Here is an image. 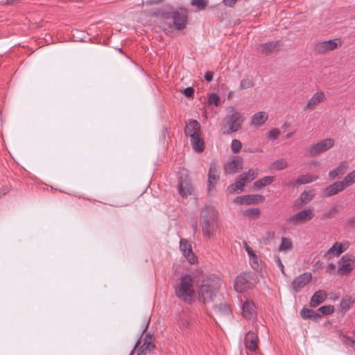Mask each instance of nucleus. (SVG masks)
<instances>
[{
	"instance_id": "f257e3e1",
	"label": "nucleus",
	"mask_w": 355,
	"mask_h": 355,
	"mask_svg": "<svg viewBox=\"0 0 355 355\" xmlns=\"http://www.w3.org/2000/svg\"><path fill=\"white\" fill-rule=\"evenodd\" d=\"M200 225L205 237L210 239L218 227V212L214 207L206 206L200 212Z\"/></svg>"
},
{
	"instance_id": "f03ea898",
	"label": "nucleus",
	"mask_w": 355,
	"mask_h": 355,
	"mask_svg": "<svg viewBox=\"0 0 355 355\" xmlns=\"http://www.w3.org/2000/svg\"><path fill=\"white\" fill-rule=\"evenodd\" d=\"M196 276L190 274L181 275L175 288V295L187 303H191L195 297L194 282Z\"/></svg>"
},
{
	"instance_id": "7ed1b4c3",
	"label": "nucleus",
	"mask_w": 355,
	"mask_h": 355,
	"mask_svg": "<svg viewBox=\"0 0 355 355\" xmlns=\"http://www.w3.org/2000/svg\"><path fill=\"white\" fill-rule=\"evenodd\" d=\"M220 282L218 278H207L202 282L198 289V296L200 302L209 304L217 296Z\"/></svg>"
},
{
	"instance_id": "20e7f679",
	"label": "nucleus",
	"mask_w": 355,
	"mask_h": 355,
	"mask_svg": "<svg viewBox=\"0 0 355 355\" xmlns=\"http://www.w3.org/2000/svg\"><path fill=\"white\" fill-rule=\"evenodd\" d=\"M200 125L196 120H190L186 123L185 135L190 137L193 149L202 152L204 149V142L200 134Z\"/></svg>"
},
{
	"instance_id": "39448f33",
	"label": "nucleus",
	"mask_w": 355,
	"mask_h": 355,
	"mask_svg": "<svg viewBox=\"0 0 355 355\" xmlns=\"http://www.w3.org/2000/svg\"><path fill=\"white\" fill-rule=\"evenodd\" d=\"M161 17L166 21L171 19L173 24L168 23L169 27L173 26L177 31L184 29L187 23V15L184 10L162 12Z\"/></svg>"
},
{
	"instance_id": "423d86ee",
	"label": "nucleus",
	"mask_w": 355,
	"mask_h": 355,
	"mask_svg": "<svg viewBox=\"0 0 355 355\" xmlns=\"http://www.w3.org/2000/svg\"><path fill=\"white\" fill-rule=\"evenodd\" d=\"M315 216L313 208L302 209L287 218V222L292 225L306 224L311 220Z\"/></svg>"
},
{
	"instance_id": "0eeeda50",
	"label": "nucleus",
	"mask_w": 355,
	"mask_h": 355,
	"mask_svg": "<svg viewBox=\"0 0 355 355\" xmlns=\"http://www.w3.org/2000/svg\"><path fill=\"white\" fill-rule=\"evenodd\" d=\"M337 272L339 275H349L355 269V256L351 253L343 255L338 261Z\"/></svg>"
},
{
	"instance_id": "6e6552de",
	"label": "nucleus",
	"mask_w": 355,
	"mask_h": 355,
	"mask_svg": "<svg viewBox=\"0 0 355 355\" xmlns=\"http://www.w3.org/2000/svg\"><path fill=\"white\" fill-rule=\"evenodd\" d=\"M257 175L255 170L250 169L248 172L240 175L238 180L229 187L231 193H241L243 191V188L246 183L252 181Z\"/></svg>"
},
{
	"instance_id": "1a4fd4ad",
	"label": "nucleus",
	"mask_w": 355,
	"mask_h": 355,
	"mask_svg": "<svg viewBox=\"0 0 355 355\" xmlns=\"http://www.w3.org/2000/svg\"><path fill=\"white\" fill-rule=\"evenodd\" d=\"M335 141L331 138H327L316 144L311 145L307 149L309 156H316L331 148Z\"/></svg>"
},
{
	"instance_id": "9d476101",
	"label": "nucleus",
	"mask_w": 355,
	"mask_h": 355,
	"mask_svg": "<svg viewBox=\"0 0 355 355\" xmlns=\"http://www.w3.org/2000/svg\"><path fill=\"white\" fill-rule=\"evenodd\" d=\"M349 246L350 243L348 241L335 242L333 245L324 253L323 258L327 260H330L334 257H338L342 253L345 252Z\"/></svg>"
},
{
	"instance_id": "9b49d317",
	"label": "nucleus",
	"mask_w": 355,
	"mask_h": 355,
	"mask_svg": "<svg viewBox=\"0 0 355 355\" xmlns=\"http://www.w3.org/2000/svg\"><path fill=\"white\" fill-rule=\"evenodd\" d=\"M342 44L339 38H336L327 41L320 42L315 44V51L320 54H325L335 50Z\"/></svg>"
},
{
	"instance_id": "f8f14e48",
	"label": "nucleus",
	"mask_w": 355,
	"mask_h": 355,
	"mask_svg": "<svg viewBox=\"0 0 355 355\" xmlns=\"http://www.w3.org/2000/svg\"><path fill=\"white\" fill-rule=\"evenodd\" d=\"M178 191L182 197H187L192 193V187L188 179V174L186 170H183L181 172L179 178Z\"/></svg>"
},
{
	"instance_id": "ddd939ff",
	"label": "nucleus",
	"mask_w": 355,
	"mask_h": 355,
	"mask_svg": "<svg viewBox=\"0 0 355 355\" xmlns=\"http://www.w3.org/2000/svg\"><path fill=\"white\" fill-rule=\"evenodd\" d=\"M259 338L257 331H249L245 336L244 345L245 348L252 354H257L259 351L258 347Z\"/></svg>"
},
{
	"instance_id": "4468645a",
	"label": "nucleus",
	"mask_w": 355,
	"mask_h": 355,
	"mask_svg": "<svg viewBox=\"0 0 355 355\" xmlns=\"http://www.w3.org/2000/svg\"><path fill=\"white\" fill-rule=\"evenodd\" d=\"M243 121L242 115L238 112H233L226 118V122L229 126V131L231 132H236L240 130Z\"/></svg>"
},
{
	"instance_id": "2eb2a0df",
	"label": "nucleus",
	"mask_w": 355,
	"mask_h": 355,
	"mask_svg": "<svg viewBox=\"0 0 355 355\" xmlns=\"http://www.w3.org/2000/svg\"><path fill=\"white\" fill-rule=\"evenodd\" d=\"M312 279V275L311 272H304L297 277L292 282V287L295 293L299 292L305 286H306Z\"/></svg>"
},
{
	"instance_id": "dca6fc26",
	"label": "nucleus",
	"mask_w": 355,
	"mask_h": 355,
	"mask_svg": "<svg viewBox=\"0 0 355 355\" xmlns=\"http://www.w3.org/2000/svg\"><path fill=\"white\" fill-rule=\"evenodd\" d=\"M251 286L250 276L247 272L239 275L234 282V289L238 293H242L247 288H250Z\"/></svg>"
},
{
	"instance_id": "f3484780",
	"label": "nucleus",
	"mask_w": 355,
	"mask_h": 355,
	"mask_svg": "<svg viewBox=\"0 0 355 355\" xmlns=\"http://www.w3.org/2000/svg\"><path fill=\"white\" fill-rule=\"evenodd\" d=\"M180 249L189 263L194 264L197 262V257L192 252L191 245L187 240L180 239Z\"/></svg>"
},
{
	"instance_id": "a211bd4d",
	"label": "nucleus",
	"mask_w": 355,
	"mask_h": 355,
	"mask_svg": "<svg viewBox=\"0 0 355 355\" xmlns=\"http://www.w3.org/2000/svg\"><path fill=\"white\" fill-rule=\"evenodd\" d=\"M326 100V96L324 92L318 91L308 101L304 109L314 110L320 103H323Z\"/></svg>"
},
{
	"instance_id": "6ab92c4d",
	"label": "nucleus",
	"mask_w": 355,
	"mask_h": 355,
	"mask_svg": "<svg viewBox=\"0 0 355 355\" xmlns=\"http://www.w3.org/2000/svg\"><path fill=\"white\" fill-rule=\"evenodd\" d=\"M242 315L246 319H252L256 316L255 305L252 300H245L242 301Z\"/></svg>"
},
{
	"instance_id": "aec40b11",
	"label": "nucleus",
	"mask_w": 355,
	"mask_h": 355,
	"mask_svg": "<svg viewBox=\"0 0 355 355\" xmlns=\"http://www.w3.org/2000/svg\"><path fill=\"white\" fill-rule=\"evenodd\" d=\"M264 200V197L261 195H248L239 196L234 199V202L241 205L257 204Z\"/></svg>"
},
{
	"instance_id": "412c9836",
	"label": "nucleus",
	"mask_w": 355,
	"mask_h": 355,
	"mask_svg": "<svg viewBox=\"0 0 355 355\" xmlns=\"http://www.w3.org/2000/svg\"><path fill=\"white\" fill-rule=\"evenodd\" d=\"M219 166L216 163H211L208 173V186L209 190L215 187L219 179Z\"/></svg>"
},
{
	"instance_id": "4be33fe9",
	"label": "nucleus",
	"mask_w": 355,
	"mask_h": 355,
	"mask_svg": "<svg viewBox=\"0 0 355 355\" xmlns=\"http://www.w3.org/2000/svg\"><path fill=\"white\" fill-rule=\"evenodd\" d=\"M314 192L312 190H304L298 199L295 201L293 207L295 209L300 208L302 205H306L313 198Z\"/></svg>"
},
{
	"instance_id": "5701e85b",
	"label": "nucleus",
	"mask_w": 355,
	"mask_h": 355,
	"mask_svg": "<svg viewBox=\"0 0 355 355\" xmlns=\"http://www.w3.org/2000/svg\"><path fill=\"white\" fill-rule=\"evenodd\" d=\"M344 189V184H342L340 181L336 182L324 189L323 191V195L325 197H330L336 195L340 192H342Z\"/></svg>"
},
{
	"instance_id": "b1692460",
	"label": "nucleus",
	"mask_w": 355,
	"mask_h": 355,
	"mask_svg": "<svg viewBox=\"0 0 355 355\" xmlns=\"http://www.w3.org/2000/svg\"><path fill=\"white\" fill-rule=\"evenodd\" d=\"M243 162L240 158L234 159L228 162L225 166V172L229 174H234L242 169Z\"/></svg>"
},
{
	"instance_id": "393cba45",
	"label": "nucleus",
	"mask_w": 355,
	"mask_h": 355,
	"mask_svg": "<svg viewBox=\"0 0 355 355\" xmlns=\"http://www.w3.org/2000/svg\"><path fill=\"white\" fill-rule=\"evenodd\" d=\"M268 119V114L266 112H259L253 114L251 117V125L255 127L263 125Z\"/></svg>"
},
{
	"instance_id": "a878e982",
	"label": "nucleus",
	"mask_w": 355,
	"mask_h": 355,
	"mask_svg": "<svg viewBox=\"0 0 355 355\" xmlns=\"http://www.w3.org/2000/svg\"><path fill=\"white\" fill-rule=\"evenodd\" d=\"M245 249L249 256L250 263L251 266L256 270L261 268V263L257 255L254 252L253 250L246 243H244Z\"/></svg>"
},
{
	"instance_id": "bb28decb",
	"label": "nucleus",
	"mask_w": 355,
	"mask_h": 355,
	"mask_svg": "<svg viewBox=\"0 0 355 355\" xmlns=\"http://www.w3.org/2000/svg\"><path fill=\"white\" fill-rule=\"evenodd\" d=\"M327 297V293L323 290H319L313 295L309 304L312 307H316L324 302Z\"/></svg>"
},
{
	"instance_id": "cd10ccee",
	"label": "nucleus",
	"mask_w": 355,
	"mask_h": 355,
	"mask_svg": "<svg viewBox=\"0 0 355 355\" xmlns=\"http://www.w3.org/2000/svg\"><path fill=\"white\" fill-rule=\"evenodd\" d=\"M318 179V176H312L309 174L301 175L295 181L290 182L288 186L295 187V185L308 184Z\"/></svg>"
},
{
	"instance_id": "c85d7f7f",
	"label": "nucleus",
	"mask_w": 355,
	"mask_h": 355,
	"mask_svg": "<svg viewBox=\"0 0 355 355\" xmlns=\"http://www.w3.org/2000/svg\"><path fill=\"white\" fill-rule=\"evenodd\" d=\"M348 167V163L345 161H343L340 162L336 168L331 170L329 172V176L331 178H336L340 175H342L345 173Z\"/></svg>"
},
{
	"instance_id": "c756f323",
	"label": "nucleus",
	"mask_w": 355,
	"mask_h": 355,
	"mask_svg": "<svg viewBox=\"0 0 355 355\" xmlns=\"http://www.w3.org/2000/svg\"><path fill=\"white\" fill-rule=\"evenodd\" d=\"M216 313L220 318H229L231 315V309L227 304H216L214 306Z\"/></svg>"
},
{
	"instance_id": "7c9ffc66",
	"label": "nucleus",
	"mask_w": 355,
	"mask_h": 355,
	"mask_svg": "<svg viewBox=\"0 0 355 355\" xmlns=\"http://www.w3.org/2000/svg\"><path fill=\"white\" fill-rule=\"evenodd\" d=\"M279 43L277 41L269 42L259 45V50L263 53H270L273 52L278 46Z\"/></svg>"
},
{
	"instance_id": "2f4dec72",
	"label": "nucleus",
	"mask_w": 355,
	"mask_h": 355,
	"mask_svg": "<svg viewBox=\"0 0 355 355\" xmlns=\"http://www.w3.org/2000/svg\"><path fill=\"white\" fill-rule=\"evenodd\" d=\"M154 348V345L151 343V338L146 336L143 344L137 351V355H145L147 352H150Z\"/></svg>"
},
{
	"instance_id": "473e14b6",
	"label": "nucleus",
	"mask_w": 355,
	"mask_h": 355,
	"mask_svg": "<svg viewBox=\"0 0 355 355\" xmlns=\"http://www.w3.org/2000/svg\"><path fill=\"white\" fill-rule=\"evenodd\" d=\"M293 248V242L290 238L282 237L281 239V243L278 247L279 252H287L291 251Z\"/></svg>"
},
{
	"instance_id": "72a5a7b5",
	"label": "nucleus",
	"mask_w": 355,
	"mask_h": 355,
	"mask_svg": "<svg viewBox=\"0 0 355 355\" xmlns=\"http://www.w3.org/2000/svg\"><path fill=\"white\" fill-rule=\"evenodd\" d=\"M288 166V163L284 158L279 159L270 165V170L280 171L286 168Z\"/></svg>"
},
{
	"instance_id": "f704fd0d",
	"label": "nucleus",
	"mask_w": 355,
	"mask_h": 355,
	"mask_svg": "<svg viewBox=\"0 0 355 355\" xmlns=\"http://www.w3.org/2000/svg\"><path fill=\"white\" fill-rule=\"evenodd\" d=\"M275 178L273 176H265L254 182V187L258 189L262 187L270 185L273 181Z\"/></svg>"
},
{
	"instance_id": "c9c22d12",
	"label": "nucleus",
	"mask_w": 355,
	"mask_h": 355,
	"mask_svg": "<svg viewBox=\"0 0 355 355\" xmlns=\"http://www.w3.org/2000/svg\"><path fill=\"white\" fill-rule=\"evenodd\" d=\"M354 303V300L351 296L344 297L340 304V311L343 313H346L352 306Z\"/></svg>"
},
{
	"instance_id": "e433bc0d",
	"label": "nucleus",
	"mask_w": 355,
	"mask_h": 355,
	"mask_svg": "<svg viewBox=\"0 0 355 355\" xmlns=\"http://www.w3.org/2000/svg\"><path fill=\"white\" fill-rule=\"evenodd\" d=\"M300 315L302 318L304 319H313L314 320H317L318 318H320V315L315 313L312 309H302L300 312Z\"/></svg>"
},
{
	"instance_id": "4c0bfd02",
	"label": "nucleus",
	"mask_w": 355,
	"mask_h": 355,
	"mask_svg": "<svg viewBox=\"0 0 355 355\" xmlns=\"http://www.w3.org/2000/svg\"><path fill=\"white\" fill-rule=\"evenodd\" d=\"M344 184L345 189L354 184L355 183V170L349 173L343 181H340Z\"/></svg>"
},
{
	"instance_id": "58836bf2",
	"label": "nucleus",
	"mask_w": 355,
	"mask_h": 355,
	"mask_svg": "<svg viewBox=\"0 0 355 355\" xmlns=\"http://www.w3.org/2000/svg\"><path fill=\"white\" fill-rule=\"evenodd\" d=\"M254 86V81L252 78L251 77H245L241 80L240 83V89H245L252 87Z\"/></svg>"
},
{
	"instance_id": "ea45409f",
	"label": "nucleus",
	"mask_w": 355,
	"mask_h": 355,
	"mask_svg": "<svg viewBox=\"0 0 355 355\" xmlns=\"http://www.w3.org/2000/svg\"><path fill=\"white\" fill-rule=\"evenodd\" d=\"M318 311L320 314L327 315L334 312V306L332 305H325L320 307Z\"/></svg>"
},
{
	"instance_id": "a19ab883",
	"label": "nucleus",
	"mask_w": 355,
	"mask_h": 355,
	"mask_svg": "<svg viewBox=\"0 0 355 355\" xmlns=\"http://www.w3.org/2000/svg\"><path fill=\"white\" fill-rule=\"evenodd\" d=\"M191 4L200 10H204L207 6V0H191Z\"/></svg>"
},
{
	"instance_id": "79ce46f5",
	"label": "nucleus",
	"mask_w": 355,
	"mask_h": 355,
	"mask_svg": "<svg viewBox=\"0 0 355 355\" xmlns=\"http://www.w3.org/2000/svg\"><path fill=\"white\" fill-rule=\"evenodd\" d=\"M260 214V211L258 208H250L244 211V214L245 216L252 217V218H257Z\"/></svg>"
},
{
	"instance_id": "37998d69",
	"label": "nucleus",
	"mask_w": 355,
	"mask_h": 355,
	"mask_svg": "<svg viewBox=\"0 0 355 355\" xmlns=\"http://www.w3.org/2000/svg\"><path fill=\"white\" fill-rule=\"evenodd\" d=\"M242 148L241 142L238 139H233L231 144V149L233 153H237Z\"/></svg>"
},
{
	"instance_id": "c03bdc74",
	"label": "nucleus",
	"mask_w": 355,
	"mask_h": 355,
	"mask_svg": "<svg viewBox=\"0 0 355 355\" xmlns=\"http://www.w3.org/2000/svg\"><path fill=\"white\" fill-rule=\"evenodd\" d=\"M191 323V319L188 316H183L180 321V326L183 329L189 328Z\"/></svg>"
},
{
	"instance_id": "a18cd8bd",
	"label": "nucleus",
	"mask_w": 355,
	"mask_h": 355,
	"mask_svg": "<svg viewBox=\"0 0 355 355\" xmlns=\"http://www.w3.org/2000/svg\"><path fill=\"white\" fill-rule=\"evenodd\" d=\"M338 210L336 207L334 206L331 207L328 211H327L322 215V219H327L332 218L334 216V214L338 212Z\"/></svg>"
},
{
	"instance_id": "49530a36",
	"label": "nucleus",
	"mask_w": 355,
	"mask_h": 355,
	"mask_svg": "<svg viewBox=\"0 0 355 355\" xmlns=\"http://www.w3.org/2000/svg\"><path fill=\"white\" fill-rule=\"evenodd\" d=\"M220 97L217 94L212 93L209 96L208 103L209 105L214 104V105H218Z\"/></svg>"
},
{
	"instance_id": "de8ad7c7",
	"label": "nucleus",
	"mask_w": 355,
	"mask_h": 355,
	"mask_svg": "<svg viewBox=\"0 0 355 355\" xmlns=\"http://www.w3.org/2000/svg\"><path fill=\"white\" fill-rule=\"evenodd\" d=\"M281 134V132L277 128L272 129L268 133V137L270 139L275 140L277 139Z\"/></svg>"
},
{
	"instance_id": "09e8293b",
	"label": "nucleus",
	"mask_w": 355,
	"mask_h": 355,
	"mask_svg": "<svg viewBox=\"0 0 355 355\" xmlns=\"http://www.w3.org/2000/svg\"><path fill=\"white\" fill-rule=\"evenodd\" d=\"M181 92L189 98H192L194 95V89L193 87L185 88L183 90H181Z\"/></svg>"
},
{
	"instance_id": "8fccbe9b",
	"label": "nucleus",
	"mask_w": 355,
	"mask_h": 355,
	"mask_svg": "<svg viewBox=\"0 0 355 355\" xmlns=\"http://www.w3.org/2000/svg\"><path fill=\"white\" fill-rule=\"evenodd\" d=\"M275 261L277 264V266H279V268H280L281 270V272H282V274L285 275V272H284V265L280 259V258L279 257H275Z\"/></svg>"
},
{
	"instance_id": "3c124183",
	"label": "nucleus",
	"mask_w": 355,
	"mask_h": 355,
	"mask_svg": "<svg viewBox=\"0 0 355 355\" xmlns=\"http://www.w3.org/2000/svg\"><path fill=\"white\" fill-rule=\"evenodd\" d=\"M346 223L348 226L355 227V215L349 217L347 219Z\"/></svg>"
},
{
	"instance_id": "603ef678",
	"label": "nucleus",
	"mask_w": 355,
	"mask_h": 355,
	"mask_svg": "<svg viewBox=\"0 0 355 355\" xmlns=\"http://www.w3.org/2000/svg\"><path fill=\"white\" fill-rule=\"evenodd\" d=\"M214 73L212 71H207L205 74V78L207 82H210L213 79Z\"/></svg>"
},
{
	"instance_id": "864d4df0",
	"label": "nucleus",
	"mask_w": 355,
	"mask_h": 355,
	"mask_svg": "<svg viewBox=\"0 0 355 355\" xmlns=\"http://www.w3.org/2000/svg\"><path fill=\"white\" fill-rule=\"evenodd\" d=\"M237 0H223V3L229 7L233 6Z\"/></svg>"
},
{
	"instance_id": "5fc2aeb1",
	"label": "nucleus",
	"mask_w": 355,
	"mask_h": 355,
	"mask_svg": "<svg viewBox=\"0 0 355 355\" xmlns=\"http://www.w3.org/2000/svg\"><path fill=\"white\" fill-rule=\"evenodd\" d=\"M327 268L328 271L331 272V271H333L334 270H335V268H336V266H335V264H334V263H329V264L327 265Z\"/></svg>"
},
{
	"instance_id": "6e6d98bb",
	"label": "nucleus",
	"mask_w": 355,
	"mask_h": 355,
	"mask_svg": "<svg viewBox=\"0 0 355 355\" xmlns=\"http://www.w3.org/2000/svg\"><path fill=\"white\" fill-rule=\"evenodd\" d=\"M347 340L350 343L351 347H354L355 349V340H352L349 337H347Z\"/></svg>"
},
{
	"instance_id": "4d7b16f0",
	"label": "nucleus",
	"mask_w": 355,
	"mask_h": 355,
	"mask_svg": "<svg viewBox=\"0 0 355 355\" xmlns=\"http://www.w3.org/2000/svg\"><path fill=\"white\" fill-rule=\"evenodd\" d=\"M139 343H140V340H138V341L136 343V344H135V347H134L133 349L131 351V352H130V355H133V354H134V352H135V350L136 349V348L137 347V346L139 345Z\"/></svg>"
},
{
	"instance_id": "13d9d810",
	"label": "nucleus",
	"mask_w": 355,
	"mask_h": 355,
	"mask_svg": "<svg viewBox=\"0 0 355 355\" xmlns=\"http://www.w3.org/2000/svg\"><path fill=\"white\" fill-rule=\"evenodd\" d=\"M149 321H150V320H148V322H149ZM147 324H148V323H147ZM147 327H148V324H146V326L145 329H144L143 331H146V329L147 328Z\"/></svg>"
},
{
	"instance_id": "bf43d9fd",
	"label": "nucleus",
	"mask_w": 355,
	"mask_h": 355,
	"mask_svg": "<svg viewBox=\"0 0 355 355\" xmlns=\"http://www.w3.org/2000/svg\"><path fill=\"white\" fill-rule=\"evenodd\" d=\"M291 133H289V134H288V135H286V137H287V138H289V137H291Z\"/></svg>"
},
{
	"instance_id": "052dcab7",
	"label": "nucleus",
	"mask_w": 355,
	"mask_h": 355,
	"mask_svg": "<svg viewBox=\"0 0 355 355\" xmlns=\"http://www.w3.org/2000/svg\"><path fill=\"white\" fill-rule=\"evenodd\" d=\"M312 164L315 165V166L318 165V162H313Z\"/></svg>"
},
{
	"instance_id": "680f3d73",
	"label": "nucleus",
	"mask_w": 355,
	"mask_h": 355,
	"mask_svg": "<svg viewBox=\"0 0 355 355\" xmlns=\"http://www.w3.org/2000/svg\"><path fill=\"white\" fill-rule=\"evenodd\" d=\"M354 20H355V16L354 17Z\"/></svg>"
}]
</instances>
